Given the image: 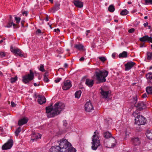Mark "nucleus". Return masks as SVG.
Segmentation results:
<instances>
[{
    "mask_svg": "<svg viewBox=\"0 0 152 152\" xmlns=\"http://www.w3.org/2000/svg\"><path fill=\"white\" fill-rule=\"evenodd\" d=\"M147 59L149 60L152 59V53L147 52Z\"/></svg>",
    "mask_w": 152,
    "mask_h": 152,
    "instance_id": "obj_33",
    "label": "nucleus"
},
{
    "mask_svg": "<svg viewBox=\"0 0 152 152\" xmlns=\"http://www.w3.org/2000/svg\"><path fill=\"white\" fill-rule=\"evenodd\" d=\"M22 81L25 84L28 83L34 78V74L31 70H30V73L25 75L22 77Z\"/></svg>",
    "mask_w": 152,
    "mask_h": 152,
    "instance_id": "obj_5",
    "label": "nucleus"
},
{
    "mask_svg": "<svg viewBox=\"0 0 152 152\" xmlns=\"http://www.w3.org/2000/svg\"><path fill=\"white\" fill-rule=\"evenodd\" d=\"M110 93V91H105L102 88H101L100 93L101 94L102 97L103 98H107L109 94Z\"/></svg>",
    "mask_w": 152,
    "mask_h": 152,
    "instance_id": "obj_15",
    "label": "nucleus"
},
{
    "mask_svg": "<svg viewBox=\"0 0 152 152\" xmlns=\"http://www.w3.org/2000/svg\"><path fill=\"white\" fill-rule=\"evenodd\" d=\"M140 41L146 42V41L151 42L152 40V37H149L148 35H145L142 37L140 38L139 39Z\"/></svg>",
    "mask_w": 152,
    "mask_h": 152,
    "instance_id": "obj_14",
    "label": "nucleus"
},
{
    "mask_svg": "<svg viewBox=\"0 0 152 152\" xmlns=\"http://www.w3.org/2000/svg\"><path fill=\"white\" fill-rule=\"evenodd\" d=\"M3 128L1 127H0V131L3 132Z\"/></svg>",
    "mask_w": 152,
    "mask_h": 152,
    "instance_id": "obj_56",
    "label": "nucleus"
},
{
    "mask_svg": "<svg viewBox=\"0 0 152 152\" xmlns=\"http://www.w3.org/2000/svg\"><path fill=\"white\" fill-rule=\"evenodd\" d=\"M13 25V26L15 27L16 25L14 23H13L12 22L11 23H8L7 25L5 26V27L10 28L11 27L12 25Z\"/></svg>",
    "mask_w": 152,
    "mask_h": 152,
    "instance_id": "obj_36",
    "label": "nucleus"
},
{
    "mask_svg": "<svg viewBox=\"0 0 152 152\" xmlns=\"http://www.w3.org/2000/svg\"><path fill=\"white\" fill-rule=\"evenodd\" d=\"M127 56V52L126 51H123L119 55V58H126Z\"/></svg>",
    "mask_w": 152,
    "mask_h": 152,
    "instance_id": "obj_26",
    "label": "nucleus"
},
{
    "mask_svg": "<svg viewBox=\"0 0 152 152\" xmlns=\"http://www.w3.org/2000/svg\"><path fill=\"white\" fill-rule=\"evenodd\" d=\"M146 135L148 139L152 140V130H147L146 133Z\"/></svg>",
    "mask_w": 152,
    "mask_h": 152,
    "instance_id": "obj_24",
    "label": "nucleus"
},
{
    "mask_svg": "<svg viewBox=\"0 0 152 152\" xmlns=\"http://www.w3.org/2000/svg\"><path fill=\"white\" fill-rule=\"evenodd\" d=\"M99 59L103 62H104L106 60V58L104 57H99Z\"/></svg>",
    "mask_w": 152,
    "mask_h": 152,
    "instance_id": "obj_39",
    "label": "nucleus"
},
{
    "mask_svg": "<svg viewBox=\"0 0 152 152\" xmlns=\"http://www.w3.org/2000/svg\"><path fill=\"white\" fill-rule=\"evenodd\" d=\"M72 86L71 82L69 80H67L63 82V85L62 88L64 90H66L69 89Z\"/></svg>",
    "mask_w": 152,
    "mask_h": 152,
    "instance_id": "obj_9",
    "label": "nucleus"
},
{
    "mask_svg": "<svg viewBox=\"0 0 152 152\" xmlns=\"http://www.w3.org/2000/svg\"><path fill=\"white\" fill-rule=\"evenodd\" d=\"M51 3H53V0H48Z\"/></svg>",
    "mask_w": 152,
    "mask_h": 152,
    "instance_id": "obj_61",
    "label": "nucleus"
},
{
    "mask_svg": "<svg viewBox=\"0 0 152 152\" xmlns=\"http://www.w3.org/2000/svg\"><path fill=\"white\" fill-rule=\"evenodd\" d=\"M73 3L76 7L79 8H81L83 6V3L78 0L74 1Z\"/></svg>",
    "mask_w": 152,
    "mask_h": 152,
    "instance_id": "obj_20",
    "label": "nucleus"
},
{
    "mask_svg": "<svg viewBox=\"0 0 152 152\" xmlns=\"http://www.w3.org/2000/svg\"><path fill=\"white\" fill-rule=\"evenodd\" d=\"M22 14L23 15H25V16H26L28 15V12L27 11H24L23 12Z\"/></svg>",
    "mask_w": 152,
    "mask_h": 152,
    "instance_id": "obj_48",
    "label": "nucleus"
},
{
    "mask_svg": "<svg viewBox=\"0 0 152 152\" xmlns=\"http://www.w3.org/2000/svg\"><path fill=\"white\" fill-rule=\"evenodd\" d=\"M133 99L134 100V102L136 103L137 100V95H135L133 97Z\"/></svg>",
    "mask_w": 152,
    "mask_h": 152,
    "instance_id": "obj_46",
    "label": "nucleus"
},
{
    "mask_svg": "<svg viewBox=\"0 0 152 152\" xmlns=\"http://www.w3.org/2000/svg\"><path fill=\"white\" fill-rule=\"evenodd\" d=\"M65 104L62 102H57L52 106V104L46 108V113L48 118L53 117L59 114L64 109Z\"/></svg>",
    "mask_w": 152,
    "mask_h": 152,
    "instance_id": "obj_2",
    "label": "nucleus"
},
{
    "mask_svg": "<svg viewBox=\"0 0 152 152\" xmlns=\"http://www.w3.org/2000/svg\"><path fill=\"white\" fill-rule=\"evenodd\" d=\"M129 13L128 11L126 9H124L122 10L120 13V14L121 15H127Z\"/></svg>",
    "mask_w": 152,
    "mask_h": 152,
    "instance_id": "obj_31",
    "label": "nucleus"
},
{
    "mask_svg": "<svg viewBox=\"0 0 152 152\" xmlns=\"http://www.w3.org/2000/svg\"><path fill=\"white\" fill-rule=\"evenodd\" d=\"M135 65L136 64L134 62L132 61L128 62L125 65V70H129Z\"/></svg>",
    "mask_w": 152,
    "mask_h": 152,
    "instance_id": "obj_11",
    "label": "nucleus"
},
{
    "mask_svg": "<svg viewBox=\"0 0 152 152\" xmlns=\"http://www.w3.org/2000/svg\"><path fill=\"white\" fill-rule=\"evenodd\" d=\"M148 18V17L147 16H145V17H144V19H147Z\"/></svg>",
    "mask_w": 152,
    "mask_h": 152,
    "instance_id": "obj_64",
    "label": "nucleus"
},
{
    "mask_svg": "<svg viewBox=\"0 0 152 152\" xmlns=\"http://www.w3.org/2000/svg\"><path fill=\"white\" fill-rule=\"evenodd\" d=\"M110 142L112 144L111 147H110L112 148L114 147L115 145V143H116V140L113 137L110 140Z\"/></svg>",
    "mask_w": 152,
    "mask_h": 152,
    "instance_id": "obj_27",
    "label": "nucleus"
},
{
    "mask_svg": "<svg viewBox=\"0 0 152 152\" xmlns=\"http://www.w3.org/2000/svg\"><path fill=\"white\" fill-rule=\"evenodd\" d=\"M146 91L148 94H152V87H148L146 88Z\"/></svg>",
    "mask_w": 152,
    "mask_h": 152,
    "instance_id": "obj_29",
    "label": "nucleus"
},
{
    "mask_svg": "<svg viewBox=\"0 0 152 152\" xmlns=\"http://www.w3.org/2000/svg\"><path fill=\"white\" fill-rule=\"evenodd\" d=\"M81 94V91H77L75 94V96L76 98H79Z\"/></svg>",
    "mask_w": 152,
    "mask_h": 152,
    "instance_id": "obj_30",
    "label": "nucleus"
},
{
    "mask_svg": "<svg viewBox=\"0 0 152 152\" xmlns=\"http://www.w3.org/2000/svg\"><path fill=\"white\" fill-rule=\"evenodd\" d=\"M85 108L87 112H91L94 110L93 105L90 101L86 102L85 104Z\"/></svg>",
    "mask_w": 152,
    "mask_h": 152,
    "instance_id": "obj_10",
    "label": "nucleus"
},
{
    "mask_svg": "<svg viewBox=\"0 0 152 152\" xmlns=\"http://www.w3.org/2000/svg\"><path fill=\"white\" fill-rule=\"evenodd\" d=\"M74 47L80 50H84V46L80 43L76 44Z\"/></svg>",
    "mask_w": 152,
    "mask_h": 152,
    "instance_id": "obj_22",
    "label": "nucleus"
},
{
    "mask_svg": "<svg viewBox=\"0 0 152 152\" xmlns=\"http://www.w3.org/2000/svg\"><path fill=\"white\" fill-rule=\"evenodd\" d=\"M96 132V130L94 132V134L92 138L91 148L94 150H96L100 145V140H99V137Z\"/></svg>",
    "mask_w": 152,
    "mask_h": 152,
    "instance_id": "obj_4",
    "label": "nucleus"
},
{
    "mask_svg": "<svg viewBox=\"0 0 152 152\" xmlns=\"http://www.w3.org/2000/svg\"><path fill=\"white\" fill-rule=\"evenodd\" d=\"M41 135L38 133H33L31 136V140H36L41 138Z\"/></svg>",
    "mask_w": 152,
    "mask_h": 152,
    "instance_id": "obj_19",
    "label": "nucleus"
},
{
    "mask_svg": "<svg viewBox=\"0 0 152 152\" xmlns=\"http://www.w3.org/2000/svg\"><path fill=\"white\" fill-rule=\"evenodd\" d=\"M10 50L11 52L13 53L16 56H18L21 57H25L24 56L23 53L20 49L18 48H13L11 46L10 48Z\"/></svg>",
    "mask_w": 152,
    "mask_h": 152,
    "instance_id": "obj_6",
    "label": "nucleus"
},
{
    "mask_svg": "<svg viewBox=\"0 0 152 152\" xmlns=\"http://www.w3.org/2000/svg\"><path fill=\"white\" fill-rule=\"evenodd\" d=\"M28 121V119L26 117L24 118L19 120L18 124L19 126H22L27 123Z\"/></svg>",
    "mask_w": 152,
    "mask_h": 152,
    "instance_id": "obj_17",
    "label": "nucleus"
},
{
    "mask_svg": "<svg viewBox=\"0 0 152 152\" xmlns=\"http://www.w3.org/2000/svg\"><path fill=\"white\" fill-rule=\"evenodd\" d=\"M39 69L42 72H44L45 71V69H44V65L43 64H41Z\"/></svg>",
    "mask_w": 152,
    "mask_h": 152,
    "instance_id": "obj_38",
    "label": "nucleus"
},
{
    "mask_svg": "<svg viewBox=\"0 0 152 152\" xmlns=\"http://www.w3.org/2000/svg\"><path fill=\"white\" fill-rule=\"evenodd\" d=\"M15 19L16 21V23H18L20 20V18L19 17H15Z\"/></svg>",
    "mask_w": 152,
    "mask_h": 152,
    "instance_id": "obj_42",
    "label": "nucleus"
},
{
    "mask_svg": "<svg viewBox=\"0 0 152 152\" xmlns=\"http://www.w3.org/2000/svg\"><path fill=\"white\" fill-rule=\"evenodd\" d=\"M61 79V78H57L54 80V81L56 83H58L59 82Z\"/></svg>",
    "mask_w": 152,
    "mask_h": 152,
    "instance_id": "obj_44",
    "label": "nucleus"
},
{
    "mask_svg": "<svg viewBox=\"0 0 152 152\" xmlns=\"http://www.w3.org/2000/svg\"><path fill=\"white\" fill-rule=\"evenodd\" d=\"M34 85L35 86H37V84L36 83H34Z\"/></svg>",
    "mask_w": 152,
    "mask_h": 152,
    "instance_id": "obj_58",
    "label": "nucleus"
},
{
    "mask_svg": "<svg viewBox=\"0 0 152 152\" xmlns=\"http://www.w3.org/2000/svg\"><path fill=\"white\" fill-rule=\"evenodd\" d=\"M18 77L17 76H15L14 77H12L10 79V81L11 83H13L15 82L17 80Z\"/></svg>",
    "mask_w": 152,
    "mask_h": 152,
    "instance_id": "obj_35",
    "label": "nucleus"
},
{
    "mask_svg": "<svg viewBox=\"0 0 152 152\" xmlns=\"http://www.w3.org/2000/svg\"><path fill=\"white\" fill-rule=\"evenodd\" d=\"M146 4H152V0H145Z\"/></svg>",
    "mask_w": 152,
    "mask_h": 152,
    "instance_id": "obj_41",
    "label": "nucleus"
},
{
    "mask_svg": "<svg viewBox=\"0 0 152 152\" xmlns=\"http://www.w3.org/2000/svg\"><path fill=\"white\" fill-rule=\"evenodd\" d=\"M68 64L66 63H65L64 64V66L65 67V68L67 67L68 66Z\"/></svg>",
    "mask_w": 152,
    "mask_h": 152,
    "instance_id": "obj_55",
    "label": "nucleus"
},
{
    "mask_svg": "<svg viewBox=\"0 0 152 152\" xmlns=\"http://www.w3.org/2000/svg\"><path fill=\"white\" fill-rule=\"evenodd\" d=\"M63 123L64 124V125L66 126H67V122L66 120H64L63 121Z\"/></svg>",
    "mask_w": 152,
    "mask_h": 152,
    "instance_id": "obj_49",
    "label": "nucleus"
},
{
    "mask_svg": "<svg viewBox=\"0 0 152 152\" xmlns=\"http://www.w3.org/2000/svg\"><path fill=\"white\" fill-rule=\"evenodd\" d=\"M13 145V140L12 139H10L7 142L3 145L2 147L3 150H6L10 149Z\"/></svg>",
    "mask_w": 152,
    "mask_h": 152,
    "instance_id": "obj_8",
    "label": "nucleus"
},
{
    "mask_svg": "<svg viewBox=\"0 0 152 152\" xmlns=\"http://www.w3.org/2000/svg\"><path fill=\"white\" fill-rule=\"evenodd\" d=\"M11 104L12 106L13 107H15L16 105V104H15V103L13 102H11Z\"/></svg>",
    "mask_w": 152,
    "mask_h": 152,
    "instance_id": "obj_47",
    "label": "nucleus"
},
{
    "mask_svg": "<svg viewBox=\"0 0 152 152\" xmlns=\"http://www.w3.org/2000/svg\"><path fill=\"white\" fill-rule=\"evenodd\" d=\"M139 113V111L137 109L135 111L133 112L132 113V115L136 118H137L138 116H140L138 115Z\"/></svg>",
    "mask_w": 152,
    "mask_h": 152,
    "instance_id": "obj_28",
    "label": "nucleus"
},
{
    "mask_svg": "<svg viewBox=\"0 0 152 152\" xmlns=\"http://www.w3.org/2000/svg\"><path fill=\"white\" fill-rule=\"evenodd\" d=\"M60 4L58 2L56 3L55 6L51 9V11L53 13L58 10L60 9Z\"/></svg>",
    "mask_w": 152,
    "mask_h": 152,
    "instance_id": "obj_18",
    "label": "nucleus"
},
{
    "mask_svg": "<svg viewBox=\"0 0 152 152\" xmlns=\"http://www.w3.org/2000/svg\"><path fill=\"white\" fill-rule=\"evenodd\" d=\"M128 4H132V3L131 2L128 1Z\"/></svg>",
    "mask_w": 152,
    "mask_h": 152,
    "instance_id": "obj_63",
    "label": "nucleus"
},
{
    "mask_svg": "<svg viewBox=\"0 0 152 152\" xmlns=\"http://www.w3.org/2000/svg\"><path fill=\"white\" fill-rule=\"evenodd\" d=\"M54 31L55 32H56V31H58V32H59L60 31V30L59 28H57V29H54Z\"/></svg>",
    "mask_w": 152,
    "mask_h": 152,
    "instance_id": "obj_54",
    "label": "nucleus"
},
{
    "mask_svg": "<svg viewBox=\"0 0 152 152\" xmlns=\"http://www.w3.org/2000/svg\"><path fill=\"white\" fill-rule=\"evenodd\" d=\"M104 137L106 139L112 137L111 133L108 132H104L103 134Z\"/></svg>",
    "mask_w": 152,
    "mask_h": 152,
    "instance_id": "obj_25",
    "label": "nucleus"
},
{
    "mask_svg": "<svg viewBox=\"0 0 152 152\" xmlns=\"http://www.w3.org/2000/svg\"><path fill=\"white\" fill-rule=\"evenodd\" d=\"M3 42V39H1V40L0 41V44H1Z\"/></svg>",
    "mask_w": 152,
    "mask_h": 152,
    "instance_id": "obj_60",
    "label": "nucleus"
},
{
    "mask_svg": "<svg viewBox=\"0 0 152 152\" xmlns=\"http://www.w3.org/2000/svg\"><path fill=\"white\" fill-rule=\"evenodd\" d=\"M136 107L137 109L140 111L145 109L146 106L143 102H140L137 104Z\"/></svg>",
    "mask_w": 152,
    "mask_h": 152,
    "instance_id": "obj_12",
    "label": "nucleus"
},
{
    "mask_svg": "<svg viewBox=\"0 0 152 152\" xmlns=\"http://www.w3.org/2000/svg\"><path fill=\"white\" fill-rule=\"evenodd\" d=\"M147 94L145 93L143 94L142 97L143 98H145L147 97Z\"/></svg>",
    "mask_w": 152,
    "mask_h": 152,
    "instance_id": "obj_51",
    "label": "nucleus"
},
{
    "mask_svg": "<svg viewBox=\"0 0 152 152\" xmlns=\"http://www.w3.org/2000/svg\"><path fill=\"white\" fill-rule=\"evenodd\" d=\"M44 80L46 82H48L49 81V80L46 76V73H45L44 75Z\"/></svg>",
    "mask_w": 152,
    "mask_h": 152,
    "instance_id": "obj_37",
    "label": "nucleus"
},
{
    "mask_svg": "<svg viewBox=\"0 0 152 152\" xmlns=\"http://www.w3.org/2000/svg\"><path fill=\"white\" fill-rule=\"evenodd\" d=\"M131 142L132 144L135 145H138L140 143V140L137 137L132 138L131 140Z\"/></svg>",
    "mask_w": 152,
    "mask_h": 152,
    "instance_id": "obj_13",
    "label": "nucleus"
},
{
    "mask_svg": "<svg viewBox=\"0 0 152 152\" xmlns=\"http://www.w3.org/2000/svg\"><path fill=\"white\" fill-rule=\"evenodd\" d=\"M134 31V28H131L129 30L128 32L130 33H132Z\"/></svg>",
    "mask_w": 152,
    "mask_h": 152,
    "instance_id": "obj_45",
    "label": "nucleus"
},
{
    "mask_svg": "<svg viewBox=\"0 0 152 152\" xmlns=\"http://www.w3.org/2000/svg\"><path fill=\"white\" fill-rule=\"evenodd\" d=\"M21 130V129L20 127H18L16 130L15 132V135L16 136H18L19 133L20 132Z\"/></svg>",
    "mask_w": 152,
    "mask_h": 152,
    "instance_id": "obj_34",
    "label": "nucleus"
},
{
    "mask_svg": "<svg viewBox=\"0 0 152 152\" xmlns=\"http://www.w3.org/2000/svg\"><path fill=\"white\" fill-rule=\"evenodd\" d=\"M135 124L137 125H142L144 124L146 121L145 118L142 116H138L135 119Z\"/></svg>",
    "mask_w": 152,
    "mask_h": 152,
    "instance_id": "obj_7",
    "label": "nucleus"
},
{
    "mask_svg": "<svg viewBox=\"0 0 152 152\" xmlns=\"http://www.w3.org/2000/svg\"><path fill=\"white\" fill-rule=\"evenodd\" d=\"M97 80L99 83H104L106 81V77L108 75V72L106 70H98L95 72Z\"/></svg>",
    "mask_w": 152,
    "mask_h": 152,
    "instance_id": "obj_3",
    "label": "nucleus"
},
{
    "mask_svg": "<svg viewBox=\"0 0 152 152\" xmlns=\"http://www.w3.org/2000/svg\"><path fill=\"white\" fill-rule=\"evenodd\" d=\"M21 24H22V26H23V25H24V23L23 22H21Z\"/></svg>",
    "mask_w": 152,
    "mask_h": 152,
    "instance_id": "obj_62",
    "label": "nucleus"
},
{
    "mask_svg": "<svg viewBox=\"0 0 152 152\" xmlns=\"http://www.w3.org/2000/svg\"><path fill=\"white\" fill-rule=\"evenodd\" d=\"M5 53L3 52H0V56L2 57H3L5 56Z\"/></svg>",
    "mask_w": 152,
    "mask_h": 152,
    "instance_id": "obj_43",
    "label": "nucleus"
},
{
    "mask_svg": "<svg viewBox=\"0 0 152 152\" xmlns=\"http://www.w3.org/2000/svg\"><path fill=\"white\" fill-rule=\"evenodd\" d=\"M148 22H146L145 23H144L143 24V25L145 27H146V26H148Z\"/></svg>",
    "mask_w": 152,
    "mask_h": 152,
    "instance_id": "obj_53",
    "label": "nucleus"
},
{
    "mask_svg": "<svg viewBox=\"0 0 152 152\" xmlns=\"http://www.w3.org/2000/svg\"><path fill=\"white\" fill-rule=\"evenodd\" d=\"M115 54H114L113 53V54H112V56L114 58V57H115Z\"/></svg>",
    "mask_w": 152,
    "mask_h": 152,
    "instance_id": "obj_59",
    "label": "nucleus"
},
{
    "mask_svg": "<svg viewBox=\"0 0 152 152\" xmlns=\"http://www.w3.org/2000/svg\"><path fill=\"white\" fill-rule=\"evenodd\" d=\"M140 125H137V126L136 127V130L137 132L140 131L142 130V129L140 126Z\"/></svg>",
    "mask_w": 152,
    "mask_h": 152,
    "instance_id": "obj_40",
    "label": "nucleus"
},
{
    "mask_svg": "<svg viewBox=\"0 0 152 152\" xmlns=\"http://www.w3.org/2000/svg\"><path fill=\"white\" fill-rule=\"evenodd\" d=\"M37 101L39 104H42L46 102L45 98L44 96L38 95V96Z\"/></svg>",
    "mask_w": 152,
    "mask_h": 152,
    "instance_id": "obj_16",
    "label": "nucleus"
},
{
    "mask_svg": "<svg viewBox=\"0 0 152 152\" xmlns=\"http://www.w3.org/2000/svg\"><path fill=\"white\" fill-rule=\"evenodd\" d=\"M58 142L59 145L52 146L49 149L50 152H76L75 149L66 139H63Z\"/></svg>",
    "mask_w": 152,
    "mask_h": 152,
    "instance_id": "obj_1",
    "label": "nucleus"
},
{
    "mask_svg": "<svg viewBox=\"0 0 152 152\" xmlns=\"http://www.w3.org/2000/svg\"><path fill=\"white\" fill-rule=\"evenodd\" d=\"M85 83L87 85L90 87H92L94 84L93 80L89 79H86Z\"/></svg>",
    "mask_w": 152,
    "mask_h": 152,
    "instance_id": "obj_21",
    "label": "nucleus"
},
{
    "mask_svg": "<svg viewBox=\"0 0 152 152\" xmlns=\"http://www.w3.org/2000/svg\"><path fill=\"white\" fill-rule=\"evenodd\" d=\"M45 20H46V21H48V17L46 18V19H45Z\"/></svg>",
    "mask_w": 152,
    "mask_h": 152,
    "instance_id": "obj_57",
    "label": "nucleus"
},
{
    "mask_svg": "<svg viewBox=\"0 0 152 152\" xmlns=\"http://www.w3.org/2000/svg\"><path fill=\"white\" fill-rule=\"evenodd\" d=\"M84 59H85V58L83 57H82L79 60L80 61H84Z\"/></svg>",
    "mask_w": 152,
    "mask_h": 152,
    "instance_id": "obj_52",
    "label": "nucleus"
},
{
    "mask_svg": "<svg viewBox=\"0 0 152 152\" xmlns=\"http://www.w3.org/2000/svg\"><path fill=\"white\" fill-rule=\"evenodd\" d=\"M41 32V30L39 29H38L36 31V34H37L39 33H40Z\"/></svg>",
    "mask_w": 152,
    "mask_h": 152,
    "instance_id": "obj_50",
    "label": "nucleus"
},
{
    "mask_svg": "<svg viewBox=\"0 0 152 152\" xmlns=\"http://www.w3.org/2000/svg\"><path fill=\"white\" fill-rule=\"evenodd\" d=\"M108 10L111 12H113L115 10V8L114 6L112 5H110L108 8Z\"/></svg>",
    "mask_w": 152,
    "mask_h": 152,
    "instance_id": "obj_32",
    "label": "nucleus"
},
{
    "mask_svg": "<svg viewBox=\"0 0 152 152\" xmlns=\"http://www.w3.org/2000/svg\"><path fill=\"white\" fill-rule=\"evenodd\" d=\"M146 77L148 82L152 84V73L150 72L147 74Z\"/></svg>",
    "mask_w": 152,
    "mask_h": 152,
    "instance_id": "obj_23",
    "label": "nucleus"
}]
</instances>
